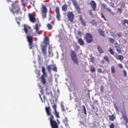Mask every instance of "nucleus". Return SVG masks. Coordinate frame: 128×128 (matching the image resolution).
<instances>
[{"label":"nucleus","instance_id":"nucleus-3","mask_svg":"<svg viewBox=\"0 0 128 128\" xmlns=\"http://www.w3.org/2000/svg\"><path fill=\"white\" fill-rule=\"evenodd\" d=\"M60 122L58 120H57V122L56 120H54V116L50 118V126L52 128H60L58 125Z\"/></svg>","mask_w":128,"mask_h":128},{"label":"nucleus","instance_id":"nucleus-15","mask_svg":"<svg viewBox=\"0 0 128 128\" xmlns=\"http://www.w3.org/2000/svg\"><path fill=\"white\" fill-rule=\"evenodd\" d=\"M90 5L91 6L94 12L96 10V3L94 0H92L90 2Z\"/></svg>","mask_w":128,"mask_h":128},{"label":"nucleus","instance_id":"nucleus-25","mask_svg":"<svg viewBox=\"0 0 128 128\" xmlns=\"http://www.w3.org/2000/svg\"><path fill=\"white\" fill-rule=\"evenodd\" d=\"M80 22H81V24L82 26H86V22L84 20V19L82 18V16H80Z\"/></svg>","mask_w":128,"mask_h":128},{"label":"nucleus","instance_id":"nucleus-30","mask_svg":"<svg viewBox=\"0 0 128 128\" xmlns=\"http://www.w3.org/2000/svg\"><path fill=\"white\" fill-rule=\"evenodd\" d=\"M104 60L106 62H107L109 63L110 62V58L108 56H104Z\"/></svg>","mask_w":128,"mask_h":128},{"label":"nucleus","instance_id":"nucleus-6","mask_svg":"<svg viewBox=\"0 0 128 128\" xmlns=\"http://www.w3.org/2000/svg\"><path fill=\"white\" fill-rule=\"evenodd\" d=\"M52 68L53 72H58V68H56V66L54 64H50L47 66V70L49 74H52Z\"/></svg>","mask_w":128,"mask_h":128},{"label":"nucleus","instance_id":"nucleus-9","mask_svg":"<svg viewBox=\"0 0 128 128\" xmlns=\"http://www.w3.org/2000/svg\"><path fill=\"white\" fill-rule=\"evenodd\" d=\"M46 114H47V116H50L49 118L50 119V118L53 116V120H54V115L52 114V112L50 110H52V109L50 108V107H46L45 108Z\"/></svg>","mask_w":128,"mask_h":128},{"label":"nucleus","instance_id":"nucleus-62","mask_svg":"<svg viewBox=\"0 0 128 128\" xmlns=\"http://www.w3.org/2000/svg\"><path fill=\"white\" fill-rule=\"evenodd\" d=\"M38 22H40L38 21Z\"/></svg>","mask_w":128,"mask_h":128},{"label":"nucleus","instance_id":"nucleus-39","mask_svg":"<svg viewBox=\"0 0 128 128\" xmlns=\"http://www.w3.org/2000/svg\"><path fill=\"white\" fill-rule=\"evenodd\" d=\"M109 40L111 44H114V39L112 38H109Z\"/></svg>","mask_w":128,"mask_h":128},{"label":"nucleus","instance_id":"nucleus-19","mask_svg":"<svg viewBox=\"0 0 128 128\" xmlns=\"http://www.w3.org/2000/svg\"><path fill=\"white\" fill-rule=\"evenodd\" d=\"M98 34H100L102 36H106V34H104V30H101L100 28L98 29Z\"/></svg>","mask_w":128,"mask_h":128},{"label":"nucleus","instance_id":"nucleus-5","mask_svg":"<svg viewBox=\"0 0 128 128\" xmlns=\"http://www.w3.org/2000/svg\"><path fill=\"white\" fill-rule=\"evenodd\" d=\"M85 40L87 44H91L94 40L92 35L90 33H86L85 34Z\"/></svg>","mask_w":128,"mask_h":128},{"label":"nucleus","instance_id":"nucleus-36","mask_svg":"<svg viewBox=\"0 0 128 128\" xmlns=\"http://www.w3.org/2000/svg\"><path fill=\"white\" fill-rule=\"evenodd\" d=\"M40 98L42 102H44V100H46V96L44 95L43 96L44 101L42 100V96H40V94H39Z\"/></svg>","mask_w":128,"mask_h":128},{"label":"nucleus","instance_id":"nucleus-22","mask_svg":"<svg viewBox=\"0 0 128 128\" xmlns=\"http://www.w3.org/2000/svg\"><path fill=\"white\" fill-rule=\"evenodd\" d=\"M102 8L107 10L108 12H112V10H110V8H108V5H106V4H102Z\"/></svg>","mask_w":128,"mask_h":128},{"label":"nucleus","instance_id":"nucleus-17","mask_svg":"<svg viewBox=\"0 0 128 128\" xmlns=\"http://www.w3.org/2000/svg\"><path fill=\"white\" fill-rule=\"evenodd\" d=\"M76 40H78V42L80 46H84V42L82 38H78V37H76Z\"/></svg>","mask_w":128,"mask_h":128},{"label":"nucleus","instance_id":"nucleus-53","mask_svg":"<svg viewBox=\"0 0 128 128\" xmlns=\"http://www.w3.org/2000/svg\"><path fill=\"white\" fill-rule=\"evenodd\" d=\"M22 6H24V8H26V3H22Z\"/></svg>","mask_w":128,"mask_h":128},{"label":"nucleus","instance_id":"nucleus-28","mask_svg":"<svg viewBox=\"0 0 128 128\" xmlns=\"http://www.w3.org/2000/svg\"><path fill=\"white\" fill-rule=\"evenodd\" d=\"M116 58L118 60H124V56L122 55H118L116 56Z\"/></svg>","mask_w":128,"mask_h":128},{"label":"nucleus","instance_id":"nucleus-59","mask_svg":"<svg viewBox=\"0 0 128 128\" xmlns=\"http://www.w3.org/2000/svg\"><path fill=\"white\" fill-rule=\"evenodd\" d=\"M17 24H18V26H20V22H17Z\"/></svg>","mask_w":128,"mask_h":128},{"label":"nucleus","instance_id":"nucleus-31","mask_svg":"<svg viewBox=\"0 0 128 128\" xmlns=\"http://www.w3.org/2000/svg\"><path fill=\"white\" fill-rule=\"evenodd\" d=\"M47 28L48 30H52V25L50 24H47Z\"/></svg>","mask_w":128,"mask_h":128},{"label":"nucleus","instance_id":"nucleus-40","mask_svg":"<svg viewBox=\"0 0 128 128\" xmlns=\"http://www.w3.org/2000/svg\"><path fill=\"white\" fill-rule=\"evenodd\" d=\"M60 106H61L62 112H66V110L64 109V106L61 104Z\"/></svg>","mask_w":128,"mask_h":128},{"label":"nucleus","instance_id":"nucleus-24","mask_svg":"<svg viewBox=\"0 0 128 128\" xmlns=\"http://www.w3.org/2000/svg\"><path fill=\"white\" fill-rule=\"evenodd\" d=\"M62 8L63 12H66V10H68V5L66 4H65L64 5H63L62 7Z\"/></svg>","mask_w":128,"mask_h":128},{"label":"nucleus","instance_id":"nucleus-1","mask_svg":"<svg viewBox=\"0 0 128 128\" xmlns=\"http://www.w3.org/2000/svg\"><path fill=\"white\" fill-rule=\"evenodd\" d=\"M24 30L26 34V38L30 50H32L34 48V38L30 36V32H32V27L28 25L24 24Z\"/></svg>","mask_w":128,"mask_h":128},{"label":"nucleus","instance_id":"nucleus-34","mask_svg":"<svg viewBox=\"0 0 128 128\" xmlns=\"http://www.w3.org/2000/svg\"><path fill=\"white\" fill-rule=\"evenodd\" d=\"M82 107L83 108V110L84 114L86 116V106H82Z\"/></svg>","mask_w":128,"mask_h":128},{"label":"nucleus","instance_id":"nucleus-16","mask_svg":"<svg viewBox=\"0 0 128 128\" xmlns=\"http://www.w3.org/2000/svg\"><path fill=\"white\" fill-rule=\"evenodd\" d=\"M114 46L116 48V52H118V54H122V49L120 46V44H118L117 42H116V43L114 44Z\"/></svg>","mask_w":128,"mask_h":128},{"label":"nucleus","instance_id":"nucleus-29","mask_svg":"<svg viewBox=\"0 0 128 128\" xmlns=\"http://www.w3.org/2000/svg\"><path fill=\"white\" fill-rule=\"evenodd\" d=\"M50 40L48 38L46 37L44 38V40L43 42L45 46H48V42Z\"/></svg>","mask_w":128,"mask_h":128},{"label":"nucleus","instance_id":"nucleus-10","mask_svg":"<svg viewBox=\"0 0 128 128\" xmlns=\"http://www.w3.org/2000/svg\"><path fill=\"white\" fill-rule=\"evenodd\" d=\"M71 2H72V4L75 7L76 10L77 12H78V14H82V12H80V5L78 4L76 1V0H72Z\"/></svg>","mask_w":128,"mask_h":128},{"label":"nucleus","instance_id":"nucleus-43","mask_svg":"<svg viewBox=\"0 0 128 128\" xmlns=\"http://www.w3.org/2000/svg\"><path fill=\"white\" fill-rule=\"evenodd\" d=\"M123 74H124V76H128L126 71V70H123Z\"/></svg>","mask_w":128,"mask_h":128},{"label":"nucleus","instance_id":"nucleus-45","mask_svg":"<svg viewBox=\"0 0 128 128\" xmlns=\"http://www.w3.org/2000/svg\"><path fill=\"white\" fill-rule=\"evenodd\" d=\"M118 12L122 14V8H118Z\"/></svg>","mask_w":128,"mask_h":128},{"label":"nucleus","instance_id":"nucleus-42","mask_svg":"<svg viewBox=\"0 0 128 128\" xmlns=\"http://www.w3.org/2000/svg\"><path fill=\"white\" fill-rule=\"evenodd\" d=\"M88 14L90 16H94V14L92 13V10H88Z\"/></svg>","mask_w":128,"mask_h":128},{"label":"nucleus","instance_id":"nucleus-48","mask_svg":"<svg viewBox=\"0 0 128 128\" xmlns=\"http://www.w3.org/2000/svg\"><path fill=\"white\" fill-rule=\"evenodd\" d=\"M98 72H99V74H102V68H98Z\"/></svg>","mask_w":128,"mask_h":128},{"label":"nucleus","instance_id":"nucleus-27","mask_svg":"<svg viewBox=\"0 0 128 128\" xmlns=\"http://www.w3.org/2000/svg\"><path fill=\"white\" fill-rule=\"evenodd\" d=\"M97 48L100 52V54H104V50H102V48L100 46H98Z\"/></svg>","mask_w":128,"mask_h":128},{"label":"nucleus","instance_id":"nucleus-57","mask_svg":"<svg viewBox=\"0 0 128 128\" xmlns=\"http://www.w3.org/2000/svg\"><path fill=\"white\" fill-rule=\"evenodd\" d=\"M88 96L90 97V90H88Z\"/></svg>","mask_w":128,"mask_h":128},{"label":"nucleus","instance_id":"nucleus-51","mask_svg":"<svg viewBox=\"0 0 128 128\" xmlns=\"http://www.w3.org/2000/svg\"><path fill=\"white\" fill-rule=\"evenodd\" d=\"M98 100H94V104H98Z\"/></svg>","mask_w":128,"mask_h":128},{"label":"nucleus","instance_id":"nucleus-21","mask_svg":"<svg viewBox=\"0 0 128 128\" xmlns=\"http://www.w3.org/2000/svg\"><path fill=\"white\" fill-rule=\"evenodd\" d=\"M108 116L111 122H114V120L116 118L114 114H112V116L109 115Z\"/></svg>","mask_w":128,"mask_h":128},{"label":"nucleus","instance_id":"nucleus-44","mask_svg":"<svg viewBox=\"0 0 128 128\" xmlns=\"http://www.w3.org/2000/svg\"><path fill=\"white\" fill-rule=\"evenodd\" d=\"M110 128H114V123H112L110 124V126H109Z\"/></svg>","mask_w":128,"mask_h":128},{"label":"nucleus","instance_id":"nucleus-55","mask_svg":"<svg viewBox=\"0 0 128 128\" xmlns=\"http://www.w3.org/2000/svg\"><path fill=\"white\" fill-rule=\"evenodd\" d=\"M101 63L102 64H104V60H101Z\"/></svg>","mask_w":128,"mask_h":128},{"label":"nucleus","instance_id":"nucleus-33","mask_svg":"<svg viewBox=\"0 0 128 128\" xmlns=\"http://www.w3.org/2000/svg\"><path fill=\"white\" fill-rule=\"evenodd\" d=\"M90 24H91L92 26H98V24H96V20H92L91 22H90Z\"/></svg>","mask_w":128,"mask_h":128},{"label":"nucleus","instance_id":"nucleus-61","mask_svg":"<svg viewBox=\"0 0 128 128\" xmlns=\"http://www.w3.org/2000/svg\"><path fill=\"white\" fill-rule=\"evenodd\" d=\"M46 92H48V90L47 89H46Z\"/></svg>","mask_w":128,"mask_h":128},{"label":"nucleus","instance_id":"nucleus-4","mask_svg":"<svg viewBox=\"0 0 128 128\" xmlns=\"http://www.w3.org/2000/svg\"><path fill=\"white\" fill-rule=\"evenodd\" d=\"M70 56L74 62L77 65L78 64V56H76V54L75 51H71Z\"/></svg>","mask_w":128,"mask_h":128},{"label":"nucleus","instance_id":"nucleus-49","mask_svg":"<svg viewBox=\"0 0 128 128\" xmlns=\"http://www.w3.org/2000/svg\"><path fill=\"white\" fill-rule=\"evenodd\" d=\"M117 36L118 38H122V32L117 33Z\"/></svg>","mask_w":128,"mask_h":128},{"label":"nucleus","instance_id":"nucleus-2","mask_svg":"<svg viewBox=\"0 0 128 128\" xmlns=\"http://www.w3.org/2000/svg\"><path fill=\"white\" fill-rule=\"evenodd\" d=\"M10 10L14 16H18L20 12V6H16L14 4H12V6L10 7Z\"/></svg>","mask_w":128,"mask_h":128},{"label":"nucleus","instance_id":"nucleus-54","mask_svg":"<svg viewBox=\"0 0 128 128\" xmlns=\"http://www.w3.org/2000/svg\"><path fill=\"white\" fill-rule=\"evenodd\" d=\"M52 16L51 15H50L49 20H52Z\"/></svg>","mask_w":128,"mask_h":128},{"label":"nucleus","instance_id":"nucleus-50","mask_svg":"<svg viewBox=\"0 0 128 128\" xmlns=\"http://www.w3.org/2000/svg\"><path fill=\"white\" fill-rule=\"evenodd\" d=\"M91 72H96V68H92L90 70Z\"/></svg>","mask_w":128,"mask_h":128},{"label":"nucleus","instance_id":"nucleus-13","mask_svg":"<svg viewBox=\"0 0 128 128\" xmlns=\"http://www.w3.org/2000/svg\"><path fill=\"white\" fill-rule=\"evenodd\" d=\"M52 108L53 110H54V114L57 118H60V113L58 112V111H56V104H52Z\"/></svg>","mask_w":128,"mask_h":128},{"label":"nucleus","instance_id":"nucleus-38","mask_svg":"<svg viewBox=\"0 0 128 128\" xmlns=\"http://www.w3.org/2000/svg\"><path fill=\"white\" fill-rule=\"evenodd\" d=\"M78 36H79L80 38H82V33L80 31L78 32Z\"/></svg>","mask_w":128,"mask_h":128},{"label":"nucleus","instance_id":"nucleus-32","mask_svg":"<svg viewBox=\"0 0 128 128\" xmlns=\"http://www.w3.org/2000/svg\"><path fill=\"white\" fill-rule=\"evenodd\" d=\"M111 72L112 74H114V72H116V68L114 66H111Z\"/></svg>","mask_w":128,"mask_h":128},{"label":"nucleus","instance_id":"nucleus-37","mask_svg":"<svg viewBox=\"0 0 128 128\" xmlns=\"http://www.w3.org/2000/svg\"><path fill=\"white\" fill-rule=\"evenodd\" d=\"M100 14H101V18H103L104 20H106V17H104V14H102V12H101Z\"/></svg>","mask_w":128,"mask_h":128},{"label":"nucleus","instance_id":"nucleus-26","mask_svg":"<svg viewBox=\"0 0 128 128\" xmlns=\"http://www.w3.org/2000/svg\"><path fill=\"white\" fill-rule=\"evenodd\" d=\"M39 26L38 24H35V30H36V34H40V28H38Z\"/></svg>","mask_w":128,"mask_h":128},{"label":"nucleus","instance_id":"nucleus-20","mask_svg":"<svg viewBox=\"0 0 128 128\" xmlns=\"http://www.w3.org/2000/svg\"><path fill=\"white\" fill-rule=\"evenodd\" d=\"M42 52H43L44 56H46V46H42Z\"/></svg>","mask_w":128,"mask_h":128},{"label":"nucleus","instance_id":"nucleus-11","mask_svg":"<svg viewBox=\"0 0 128 128\" xmlns=\"http://www.w3.org/2000/svg\"><path fill=\"white\" fill-rule=\"evenodd\" d=\"M42 74L41 76V80H46V78H48V74L46 72V68L44 66H42Z\"/></svg>","mask_w":128,"mask_h":128},{"label":"nucleus","instance_id":"nucleus-23","mask_svg":"<svg viewBox=\"0 0 128 128\" xmlns=\"http://www.w3.org/2000/svg\"><path fill=\"white\" fill-rule=\"evenodd\" d=\"M122 118H124V120L126 122V126H128V118L127 116L124 115L122 117Z\"/></svg>","mask_w":128,"mask_h":128},{"label":"nucleus","instance_id":"nucleus-52","mask_svg":"<svg viewBox=\"0 0 128 128\" xmlns=\"http://www.w3.org/2000/svg\"><path fill=\"white\" fill-rule=\"evenodd\" d=\"M42 84H46V81L42 80Z\"/></svg>","mask_w":128,"mask_h":128},{"label":"nucleus","instance_id":"nucleus-12","mask_svg":"<svg viewBox=\"0 0 128 128\" xmlns=\"http://www.w3.org/2000/svg\"><path fill=\"white\" fill-rule=\"evenodd\" d=\"M55 12L56 14V18L58 22L60 20L61 16L60 13V8L58 6H56L55 9Z\"/></svg>","mask_w":128,"mask_h":128},{"label":"nucleus","instance_id":"nucleus-56","mask_svg":"<svg viewBox=\"0 0 128 128\" xmlns=\"http://www.w3.org/2000/svg\"><path fill=\"white\" fill-rule=\"evenodd\" d=\"M50 94L51 93L50 92H46V94H48V96H50Z\"/></svg>","mask_w":128,"mask_h":128},{"label":"nucleus","instance_id":"nucleus-18","mask_svg":"<svg viewBox=\"0 0 128 128\" xmlns=\"http://www.w3.org/2000/svg\"><path fill=\"white\" fill-rule=\"evenodd\" d=\"M121 24L124 26L125 28H128V20L126 19L124 20Z\"/></svg>","mask_w":128,"mask_h":128},{"label":"nucleus","instance_id":"nucleus-8","mask_svg":"<svg viewBox=\"0 0 128 128\" xmlns=\"http://www.w3.org/2000/svg\"><path fill=\"white\" fill-rule=\"evenodd\" d=\"M67 17L71 24H74V14L72 12H69L67 14Z\"/></svg>","mask_w":128,"mask_h":128},{"label":"nucleus","instance_id":"nucleus-35","mask_svg":"<svg viewBox=\"0 0 128 128\" xmlns=\"http://www.w3.org/2000/svg\"><path fill=\"white\" fill-rule=\"evenodd\" d=\"M109 52L110 53V54H112V56L114 54V50H112V49L110 48L109 49Z\"/></svg>","mask_w":128,"mask_h":128},{"label":"nucleus","instance_id":"nucleus-60","mask_svg":"<svg viewBox=\"0 0 128 128\" xmlns=\"http://www.w3.org/2000/svg\"><path fill=\"white\" fill-rule=\"evenodd\" d=\"M7 0L8 2H10V0Z\"/></svg>","mask_w":128,"mask_h":128},{"label":"nucleus","instance_id":"nucleus-41","mask_svg":"<svg viewBox=\"0 0 128 128\" xmlns=\"http://www.w3.org/2000/svg\"><path fill=\"white\" fill-rule=\"evenodd\" d=\"M90 62H94V56H92L90 58Z\"/></svg>","mask_w":128,"mask_h":128},{"label":"nucleus","instance_id":"nucleus-58","mask_svg":"<svg viewBox=\"0 0 128 128\" xmlns=\"http://www.w3.org/2000/svg\"><path fill=\"white\" fill-rule=\"evenodd\" d=\"M92 108L93 110H94V109H95V108H94V106H92Z\"/></svg>","mask_w":128,"mask_h":128},{"label":"nucleus","instance_id":"nucleus-7","mask_svg":"<svg viewBox=\"0 0 128 128\" xmlns=\"http://www.w3.org/2000/svg\"><path fill=\"white\" fill-rule=\"evenodd\" d=\"M42 16V18H46V14H48V8L44 5H42L41 8Z\"/></svg>","mask_w":128,"mask_h":128},{"label":"nucleus","instance_id":"nucleus-47","mask_svg":"<svg viewBox=\"0 0 128 128\" xmlns=\"http://www.w3.org/2000/svg\"><path fill=\"white\" fill-rule=\"evenodd\" d=\"M100 92H104V86H101L100 88Z\"/></svg>","mask_w":128,"mask_h":128},{"label":"nucleus","instance_id":"nucleus-46","mask_svg":"<svg viewBox=\"0 0 128 128\" xmlns=\"http://www.w3.org/2000/svg\"><path fill=\"white\" fill-rule=\"evenodd\" d=\"M118 66L120 68H124V66H122V64H118Z\"/></svg>","mask_w":128,"mask_h":128},{"label":"nucleus","instance_id":"nucleus-14","mask_svg":"<svg viewBox=\"0 0 128 128\" xmlns=\"http://www.w3.org/2000/svg\"><path fill=\"white\" fill-rule=\"evenodd\" d=\"M28 18L31 22H33L34 24V22H35L36 21V18L34 17V14H32L30 13L28 14Z\"/></svg>","mask_w":128,"mask_h":128}]
</instances>
